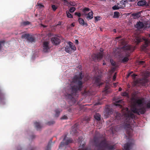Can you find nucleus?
<instances>
[{
    "label": "nucleus",
    "instance_id": "obj_20",
    "mask_svg": "<svg viewBox=\"0 0 150 150\" xmlns=\"http://www.w3.org/2000/svg\"><path fill=\"white\" fill-rule=\"evenodd\" d=\"M62 111V110L59 109H57L55 110V114L54 116L55 117H58L59 116L60 113Z\"/></svg>",
    "mask_w": 150,
    "mask_h": 150
},
{
    "label": "nucleus",
    "instance_id": "obj_56",
    "mask_svg": "<svg viewBox=\"0 0 150 150\" xmlns=\"http://www.w3.org/2000/svg\"><path fill=\"white\" fill-rule=\"evenodd\" d=\"M113 31L114 32V33H116V29H113Z\"/></svg>",
    "mask_w": 150,
    "mask_h": 150
},
{
    "label": "nucleus",
    "instance_id": "obj_55",
    "mask_svg": "<svg viewBox=\"0 0 150 150\" xmlns=\"http://www.w3.org/2000/svg\"><path fill=\"white\" fill-rule=\"evenodd\" d=\"M75 43H76L77 44H78L79 41L77 40H75Z\"/></svg>",
    "mask_w": 150,
    "mask_h": 150
},
{
    "label": "nucleus",
    "instance_id": "obj_14",
    "mask_svg": "<svg viewBox=\"0 0 150 150\" xmlns=\"http://www.w3.org/2000/svg\"><path fill=\"white\" fill-rule=\"evenodd\" d=\"M95 83L98 86H100L103 84V83L101 82V79L98 77L95 78Z\"/></svg>",
    "mask_w": 150,
    "mask_h": 150
},
{
    "label": "nucleus",
    "instance_id": "obj_58",
    "mask_svg": "<svg viewBox=\"0 0 150 150\" xmlns=\"http://www.w3.org/2000/svg\"><path fill=\"white\" fill-rule=\"evenodd\" d=\"M121 37V36H118V37H116V39H119V38H120Z\"/></svg>",
    "mask_w": 150,
    "mask_h": 150
},
{
    "label": "nucleus",
    "instance_id": "obj_59",
    "mask_svg": "<svg viewBox=\"0 0 150 150\" xmlns=\"http://www.w3.org/2000/svg\"><path fill=\"white\" fill-rule=\"evenodd\" d=\"M128 0L130 2H133V1H135V0Z\"/></svg>",
    "mask_w": 150,
    "mask_h": 150
},
{
    "label": "nucleus",
    "instance_id": "obj_10",
    "mask_svg": "<svg viewBox=\"0 0 150 150\" xmlns=\"http://www.w3.org/2000/svg\"><path fill=\"white\" fill-rule=\"evenodd\" d=\"M127 3V0H122L120 1V3H117V4L119 5L121 8H124L125 7L126 4Z\"/></svg>",
    "mask_w": 150,
    "mask_h": 150
},
{
    "label": "nucleus",
    "instance_id": "obj_43",
    "mask_svg": "<svg viewBox=\"0 0 150 150\" xmlns=\"http://www.w3.org/2000/svg\"><path fill=\"white\" fill-rule=\"evenodd\" d=\"M74 14L75 15L79 17H80L81 16V14L80 13L76 12Z\"/></svg>",
    "mask_w": 150,
    "mask_h": 150
},
{
    "label": "nucleus",
    "instance_id": "obj_29",
    "mask_svg": "<svg viewBox=\"0 0 150 150\" xmlns=\"http://www.w3.org/2000/svg\"><path fill=\"white\" fill-rule=\"evenodd\" d=\"M119 5H115L112 7V9L114 10L119 9L120 8H121L120 7V6H118Z\"/></svg>",
    "mask_w": 150,
    "mask_h": 150
},
{
    "label": "nucleus",
    "instance_id": "obj_5",
    "mask_svg": "<svg viewBox=\"0 0 150 150\" xmlns=\"http://www.w3.org/2000/svg\"><path fill=\"white\" fill-rule=\"evenodd\" d=\"M100 52L97 54H94L92 56L93 60L94 61H99L102 59L103 56V50L102 48L100 49Z\"/></svg>",
    "mask_w": 150,
    "mask_h": 150
},
{
    "label": "nucleus",
    "instance_id": "obj_28",
    "mask_svg": "<svg viewBox=\"0 0 150 150\" xmlns=\"http://www.w3.org/2000/svg\"><path fill=\"white\" fill-rule=\"evenodd\" d=\"M67 17L69 18H73V16L69 12V11H66Z\"/></svg>",
    "mask_w": 150,
    "mask_h": 150
},
{
    "label": "nucleus",
    "instance_id": "obj_63",
    "mask_svg": "<svg viewBox=\"0 0 150 150\" xmlns=\"http://www.w3.org/2000/svg\"><path fill=\"white\" fill-rule=\"evenodd\" d=\"M89 118H88L87 120V121H89Z\"/></svg>",
    "mask_w": 150,
    "mask_h": 150
},
{
    "label": "nucleus",
    "instance_id": "obj_22",
    "mask_svg": "<svg viewBox=\"0 0 150 150\" xmlns=\"http://www.w3.org/2000/svg\"><path fill=\"white\" fill-rule=\"evenodd\" d=\"M35 127L37 130H39L42 127L40 123L39 122H36L34 123Z\"/></svg>",
    "mask_w": 150,
    "mask_h": 150
},
{
    "label": "nucleus",
    "instance_id": "obj_39",
    "mask_svg": "<svg viewBox=\"0 0 150 150\" xmlns=\"http://www.w3.org/2000/svg\"><path fill=\"white\" fill-rule=\"evenodd\" d=\"M146 107L147 108H150V101L148 102L146 105Z\"/></svg>",
    "mask_w": 150,
    "mask_h": 150
},
{
    "label": "nucleus",
    "instance_id": "obj_47",
    "mask_svg": "<svg viewBox=\"0 0 150 150\" xmlns=\"http://www.w3.org/2000/svg\"><path fill=\"white\" fill-rule=\"evenodd\" d=\"M4 41H0V50H1V44L2 43L4 42Z\"/></svg>",
    "mask_w": 150,
    "mask_h": 150
},
{
    "label": "nucleus",
    "instance_id": "obj_1",
    "mask_svg": "<svg viewBox=\"0 0 150 150\" xmlns=\"http://www.w3.org/2000/svg\"><path fill=\"white\" fill-rule=\"evenodd\" d=\"M83 76L82 71L79 75H75L69 86L65 90L66 98L71 101L73 103H75L76 101L75 97L78 96V91H81L83 88V82L82 80Z\"/></svg>",
    "mask_w": 150,
    "mask_h": 150
},
{
    "label": "nucleus",
    "instance_id": "obj_3",
    "mask_svg": "<svg viewBox=\"0 0 150 150\" xmlns=\"http://www.w3.org/2000/svg\"><path fill=\"white\" fill-rule=\"evenodd\" d=\"M132 100L134 101L135 105L132 107V111L138 115L144 114L146 111V108L143 106L144 101V98H142L137 99L135 97H133Z\"/></svg>",
    "mask_w": 150,
    "mask_h": 150
},
{
    "label": "nucleus",
    "instance_id": "obj_41",
    "mask_svg": "<svg viewBox=\"0 0 150 150\" xmlns=\"http://www.w3.org/2000/svg\"><path fill=\"white\" fill-rule=\"evenodd\" d=\"M84 145H85V144H83L82 145V147H83V148L81 149H79L78 150H88L87 148L83 147V146H84Z\"/></svg>",
    "mask_w": 150,
    "mask_h": 150
},
{
    "label": "nucleus",
    "instance_id": "obj_21",
    "mask_svg": "<svg viewBox=\"0 0 150 150\" xmlns=\"http://www.w3.org/2000/svg\"><path fill=\"white\" fill-rule=\"evenodd\" d=\"M141 14L140 12H138L132 13V15L134 17V18H138L140 16Z\"/></svg>",
    "mask_w": 150,
    "mask_h": 150
},
{
    "label": "nucleus",
    "instance_id": "obj_23",
    "mask_svg": "<svg viewBox=\"0 0 150 150\" xmlns=\"http://www.w3.org/2000/svg\"><path fill=\"white\" fill-rule=\"evenodd\" d=\"M65 51L69 53H71L72 52V50H71L70 47L68 46H66L65 48Z\"/></svg>",
    "mask_w": 150,
    "mask_h": 150
},
{
    "label": "nucleus",
    "instance_id": "obj_16",
    "mask_svg": "<svg viewBox=\"0 0 150 150\" xmlns=\"http://www.w3.org/2000/svg\"><path fill=\"white\" fill-rule=\"evenodd\" d=\"M78 21L79 23L82 26L85 25L86 27L88 26V24L86 23H85L84 20L82 18H79Z\"/></svg>",
    "mask_w": 150,
    "mask_h": 150
},
{
    "label": "nucleus",
    "instance_id": "obj_11",
    "mask_svg": "<svg viewBox=\"0 0 150 150\" xmlns=\"http://www.w3.org/2000/svg\"><path fill=\"white\" fill-rule=\"evenodd\" d=\"M144 26V25L143 23L140 21L137 22V24L135 26V27L138 29H142Z\"/></svg>",
    "mask_w": 150,
    "mask_h": 150
},
{
    "label": "nucleus",
    "instance_id": "obj_9",
    "mask_svg": "<svg viewBox=\"0 0 150 150\" xmlns=\"http://www.w3.org/2000/svg\"><path fill=\"white\" fill-rule=\"evenodd\" d=\"M52 43L55 45H58L60 42V40L58 37H52L51 40Z\"/></svg>",
    "mask_w": 150,
    "mask_h": 150
},
{
    "label": "nucleus",
    "instance_id": "obj_33",
    "mask_svg": "<svg viewBox=\"0 0 150 150\" xmlns=\"http://www.w3.org/2000/svg\"><path fill=\"white\" fill-rule=\"evenodd\" d=\"M132 73V72L129 73L128 75L127 76V77H129L130 75H131V76L134 79H135V77L137 76V75L135 74H133L132 75H131V74Z\"/></svg>",
    "mask_w": 150,
    "mask_h": 150
},
{
    "label": "nucleus",
    "instance_id": "obj_42",
    "mask_svg": "<svg viewBox=\"0 0 150 150\" xmlns=\"http://www.w3.org/2000/svg\"><path fill=\"white\" fill-rule=\"evenodd\" d=\"M103 92L107 94L110 93V91H109L107 89H105V90H104L103 91Z\"/></svg>",
    "mask_w": 150,
    "mask_h": 150
},
{
    "label": "nucleus",
    "instance_id": "obj_54",
    "mask_svg": "<svg viewBox=\"0 0 150 150\" xmlns=\"http://www.w3.org/2000/svg\"><path fill=\"white\" fill-rule=\"evenodd\" d=\"M122 100H119L116 102L117 103H122Z\"/></svg>",
    "mask_w": 150,
    "mask_h": 150
},
{
    "label": "nucleus",
    "instance_id": "obj_48",
    "mask_svg": "<svg viewBox=\"0 0 150 150\" xmlns=\"http://www.w3.org/2000/svg\"><path fill=\"white\" fill-rule=\"evenodd\" d=\"M144 61H140L139 62V64H143L144 63Z\"/></svg>",
    "mask_w": 150,
    "mask_h": 150
},
{
    "label": "nucleus",
    "instance_id": "obj_44",
    "mask_svg": "<svg viewBox=\"0 0 150 150\" xmlns=\"http://www.w3.org/2000/svg\"><path fill=\"white\" fill-rule=\"evenodd\" d=\"M138 80H136L134 81V86H137V84L138 83Z\"/></svg>",
    "mask_w": 150,
    "mask_h": 150
},
{
    "label": "nucleus",
    "instance_id": "obj_8",
    "mask_svg": "<svg viewBox=\"0 0 150 150\" xmlns=\"http://www.w3.org/2000/svg\"><path fill=\"white\" fill-rule=\"evenodd\" d=\"M49 42L47 41L43 42V51L45 52H48L50 50Z\"/></svg>",
    "mask_w": 150,
    "mask_h": 150
},
{
    "label": "nucleus",
    "instance_id": "obj_32",
    "mask_svg": "<svg viewBox=\"0 0 150 150\" xmlns=\"http://www.w3.org/2000/svg\"><path fill=\"white\" fill-rule=\"evenodd\" d=\"M76 10V8L74 7H71L69 9L70 12L72 13L74 12Z\"/></svg>",
    "mask_w": 150,
    "mask_h": 150
},
{
    "label": "nucleus",
    "instance_id": "obj_19",
    "mask_svg": "<svg viewBox=\"0 0 150 150\" xmlns=\"http://www.w3.org/2000/svg\"><path fill=\"white\" fill-rule=\"evenodd\" d=\"M132 143H128L125 144L124 146V148L125 150H129L132 146Z\"/></svg>",
    "mask_w": 150,
    "mask_h": 150
},
{
    "label": "nucleus",
    "instance_id": "obj_37",
    "mask_svg": "<svg viewBox=\"0 0 150 150\" xmlns=\"http://www.w3.org/2000/svg\"><path fill=\"white\" fill-rule=\"evenodd\" d=\"M37 5L39 6V7L40 8H41L44 7V6L40 3H38Z\"/></svg>",
    "mask_w": 150,
    "mask_h": 150
},
{
    "label": "nucleus",
    "instance_id": "obj_13",
    "mask_svg": "<svg viewBox=\"0 0 150 150\" xmlns=\"http://www.w3.org/2000/svg\"><path fill=\"white\" fill-rule=\"evenodd\" d=\"M146 1L144 0H141L138 2L137 5L138 6L144 7L146 6Z\"/></svg>",
    "mask_w": 150,
    "mask_h": 150
},
{
    "label": "nucleus",
    "instance_id": "obj_31",
    "mask_svg": "<svg viewBox=\"0 0 150 150\" xmlns=\"http://www.w3.org/2000/svg\"><path fill=\"white\" fill-rule=\"evenodd\" d=\"M110 63H111V64H112V65L113 66H115V67H118V66H117L116 65V64H115V62H114L113 60L112 59H111L110 60Z\"/></svg>",
    "mask_w": 150,
    "mask_h": 150
},
{
    "label": "nucleus",
    "instance_id": "obj_24",
    "mask_svg": "<svg viewBox=\"0 0 150 150\" xmlns=\"http://www.w3.org/2000/svg\"><path fill=\"white\" fill-rule=\"evenodd\" d=\"M30 23H31L30 22L27 21L22 22L21 23V25L22 26H26L29 25Z\"/></svg>",
    "mask_w": 150,
    "mask_h": 150
},
{
    "label": "nucleus",
    "instance_id": "obj_57",
    "mask_svg": "<svg viewBox=\"0 0 150 150\" xmlns=\"http://www.w3.org/2000/svg\"><path fill=\"white\" fill-rule=\"evenodd\" d=\"M122 88L121 87H120L119 88V91H122Z\"/></svg>",
    "mask_w": 150,
    "mask_h": 150
},
{
    "label": "nucleus",
    "instance_id": "obj_12",
    "mask_svg": "<svg viewBox=\"0 0 150 150\" xmlns=\"http://www.w3.org/2000/svg\"><path fill=\"white\" fill-rule=\"evenodd\" d=\"M112 111L113 110L112 109L107 108L106 109L105 115L106 116V117H108L111 114L113 113Z\"/></svg>",
    "mask_w": 150,
    "mask_h": 150
},
{
    "label": "nucleus",
    "instance_id": "obj_34",
    "mask_svg": "<svg viewBox=\"0 0 150 150\" xmlns=\"http://www.w3.org/2000/svg\"><path fill=\"white\" fill-rule=\"evenodd\" d=\"M69 4L71 6H75L76 5V4L74 1H70Z\"/></svg>",
    "mask_w": 150,
    "mask_h": 150
},
{
    "label": "nucleus",
    "instance_id": "obj_38",
    "mask_svg": "<svg viewBox=\"0 0 150 150\" xmlns=\"http://www.w3.org/2000/svg\"><path fill=\"white\" fill-rule=\"evenodd\" d=\"M123 96H128V94L126 92H124L122 93Z\"/></svg>",
    "mask_w": 150,
    "mask_h": 150
},
{
    "label": "nucleus",
    "instance_id": "obj_6",
    "mask_svg": "<svg viewBox=\"0 0 150 150\" xmlns=\"http://www.w3.org/2000/svg\"><path fill=\"white\" fill-rule=\"evenodd\" d=\"M21 38H25L29 42L32 43L35 42V37L32 35H30L29 34L23 35Z\"/></svg>",
    "mask_w": 150,
    "mask_h": 150
},
{
    "label": "nucleus",
    "instance_id": "obj_35",
    "mask_svg": "<svg viewBox=\"0 0 150 150\" xmlns=\"http://www.w3.org/2000/svg\"><path fill=\"white\" fill-rule=\"evenodd\" d=\"M90 11V9L89 8H85L83 10V12L85 13L87 11Z\"/></svg>",
    "mask_w": 150,
    "mask_h": 150
},
{
    "label": "nucleus",
    "instance_id": "obj_46",
    "mask_svg": "<svg viewBox=\"0 0 150 150\" xmlns=\"http://www.w3.org/2000/svg\"><path fill=\"white\" fill-rule=\"evenodd\" d=\"M116 73H115L114 75L113 76V80L114 81H115V79L116 78Z\"/></svg>",
    "mask_w": 150,
    "mask_h": 150
},
{
    "label": "nucleus",
    "instance_id": "obj_52",
    "mask_svg": "<svg viewBox=\"0 0 150 150\" xmlns=\"http://www.w3.org/2000/svg\"><path fill=\"white\" fill-rule=\"evenodd\" d=\"M74 25H74V23H73L71 24L70 25V28H71V27H74Z\"/></svg>",
    "mask_w": 150,
    "mask_h": 150
},
{
    "label": "nucleus",
    "instance_id": "obj_50",
    "mask_svg": "<svg viewBox=\"0 0 150 150\" xmlns=\"http://www.w3.org/2000/svg\"><path fill=\"white\" fill-rule=\"evenodd\" d=\"M54 121H52L51 123V122H48V124L49 125H51V124H53L54 123Z\"/></svg>",
    "mask_w": 150,
    "mask_h": 150
},
{
    "label": "nucleus",
    "instance_id": "obj_17",
    "mask_svg": "<svg viewBox=\"0 0 150 150\" xmlns=\"http://www.w3.org/2000/svg\"><path fill=\"white\" fill-rule=\"evenodd\" d=\"M77 124H76L72 126V131L71 132V133L75 134L77 132Z\"/></svg>",
    "mask_w": 150,
    "mask_h": 150
},
{
    "label": "nucleus",
    "instance_id": "obj_51",
    "mask_svg": "<svg viewBox=\"0 0 150 150\" xmlns=\"http://www.w3.org/2000/svg\"><path fill=\"white\" fill-rule=\"evenodd\" d=\"M49 144H48L45 150H50V148L49 146Z\"/></svg>",
    "mask_w": 150,
    "mask_h": 150
},
{
    "label": "nucleus",
    "instance_id": "obj_49",
    "mask_svg": "<svg viewBox=\"0 0 150 150\" xmlns=\"http://www.w3.org/2000/svg\"><path fill=\"white\" fill-rule=\"evenodd\" d=\"M98 18H100V17L99 16H96L95 17V21H98V20H99L100 19H98Z\"/></svg>",
    "mask_w": 150,
    "mask_h": 150
},
{
    "label": "nucleus",
    "instance_id": "obj_30",
    "mask_svg": "<svg viewBox=\"0 0 150 150\" xmlns=\"http://www.w3.org/2000/svg\"><path fill=\"white\" fill-rule=\"evenodd\" d=\"M51 7L53 11H55L58 8V7L54 5H52Z\"/></svg>",
    "mask_w": 150,
    "mask_h": 150
},
{
    "label": "nucleus",
    "instance_id": "obj_27",
    "mask_svg": "<svg viewBox=\"0 0 150 150\" xmlns=\"http://www.w3.org/2000/svg\"><path fill=\"white\" fill-rule=\"evenodd\" d=\"M61 1H63L64 2V5L65 6H69V2L67 0H61Z\"/></svg>",
    "mask_w": 150,
    "mask_h": 150
},
{
    "label": "nucleus",
    "instance_id": "obj_18",
    "mask_svg": "<svg viewBox=\"0 0 150 150\" xmlns=\"http://www.w3.org/2000/svg\"><path fill=\"white\" fill-rule=\"evenodd\" d=\"M68 44L69 46V47H70V48L72 51L74 52L76 50V47L72 42L69 41L68 42Z\"/></svg>",
    "mask_w": 150,
    "mask_h": 150
},
{
    "label": "nucleus",
    "instance_id": "obj_64",
    "mask_svg": "<svg viewBox=\"0 0 150 150\" xmlns=\"http://www.w3.org/2000/svg\"><path fill=\"white\" fill-rule=\"evenodd\" d=\"M149 36V37H150V33Z\"/></svg>",
    "mask_w": 150,
    "mask_h": 150
},
{
    "label": "nucleus",
    "instance_id": "obj_60",
    "mask_svg": "<svg viewBox=\"0 0 150 150\" xmlns=\"http://www.w3.org/2000/svg\"><path fill=\"white\" fill-rule=\"evenodd\" d=\"M42 26L44 28H46L47 27V26L45 25H43L42 24Z\"/></svg>",
    "mask_w": 150,
    "mask_h": 150
},
{
    "label": "nucleus",
    "instance_id": "obj_2",
    "mask_svg": "<svg viewBox=\"0 0 150 150\" xmlns=\"http://www.w3.org/2000/svg\"><path fill=\"white\" fill-rule=\"evenodd\" d=\"M127 111L124 115V118L121 117V114L120 113H116L115 117L116 118L120 120V122L125 124V128H127L126 129V132L127 135L130 137L132 135V130L129 128L131 124V122L135 117L134 115L130 110H128L127 108Z\"/></svg>",
    "mask_w": 150,
    "mask_h": 150
},
{
    "label": "nucleus",
    "instance_id": "obj_4",
    "mask_svg": "<svg viewBox=\"0 0 150 150\" xmlns=\"http://www.w3.org/2000/svg\"><path fill=\"white\" fill-rule=\"evenodd\" d=\"M134 48L131 45H128L125 46L124 47V50L127 51H129L128 53H126V57L124 58L122 60V62L125 63L127 62L129 60L128 57L129 56V52H132L134 50Z\"/></svg>",
    "mask_w": 150,
    "mask_h": 150
},
{
    "label": "nucleus",
    "instance_id": "obj_26",
    "mask_svg": "<svg viewBox=\"0 0 150 150\" xmlns=\"http://www.w3.org/2000/svg\"><path fill=\"white\" fill-rule=\"evenodd\" d=\"M119 13L118 12H115L114 13V17L115 18H117L119 17Z\"/></svg>",
    "mask_w": 150,
    "mask_h": 150
},
{
    "label": "nucleus",
    "instance_id": "obj_7",
    "mask_svg": "<svg viewBox=\"0 0 150 150\" xmlns=\"http://www.w3.org/2000/svg\"><path fill=\"white\" fill-rule=\"evenodd\" d=\"M66 136H65L59 146V148H61L65 145H68L69 144L72 143L71 139L70 138L66 139Z\"/></svg>",
    "mask_w": 150,
    "mask_h": 150
},
{
    "label": "nucleus",
    "instance_id": "obj_15",
    "mask_svg": "<svg viewBox=\"0 0 150 150\" xmlns=\"http://www.w3.org/2000/svg\"><path fill=\"white\" fill-rule=\"evenodd\" d=\"M93 13L92 11H91V12H89L88 14H85V16H87L86 18L88 20L91 19L93 18Z\"/></svg>",
    "mask_w": 150,
    "mask_h": 150
},
{
    "label": "nucleus",
    "instance_id": "obj_40",
    "mask_svg": "<svg viewBox=\"0 0 150 150\" xmlns=\"http://www.w3.org/2000/svg\"><path fill=\"white\" fill-rule=\"evenodd\" d=\"M79 144H80V145H81L82 144V141H81V139H82V138L81 137H79Z\"/></svg>",
    "mask_w": 150,
    "mask_h": 150
},
{
    "label": "nucleus",
    "instance_id": "obj_61",
    "mask_svg": "<svg viewBox=\"0 0 150 150\" xmlns=\"http://www.w3.org/2000/svg\"><path fill=\"white\" fill-rule=\"evenodd\" d=\"M68 111L69 112H70L71 111V109H69Z\"/></svg>",
    "mask_w": 150,
    "mask_h": 150
},
{
    "label": "nucleus",
    "instance_id": "obj_25",
    "mask_svg": "<svg viewBox=\"0 0 150 150\" xmlns=\"http://www.w3.org/2000/svg\"><path fill=\"white\" fill-rule=\"evenodd\" d=\"M94 117L97 120H100V115L99 113H96L94 115Z\"/></svg>",
    "mask_w": 150,
    "mask_h": 150
},
{
    "label": "nucleus",
    "instance_id": "obj_45",
    "mask_svg": "<svg viewBox=\"0 0 150 150\" xmlns=\"http://www.w3.org/2000/svg\"><path fill=\"white\" fill-rule=\"evenodd\" d=\"M142 39L141 38H138L137 39V43L138 44L139 43L142 41Z\"/></svg>",
    "mask_w": 150,
    "mask_h": 150
},
{
    "label": "nucleus",
    "instance_id": "obj_36",
    "mask_svg": "<svg viewBox=\"0 0 150 150\" xmlns=\"http://www.w3.org/2000/svg\"><path fill=\"white\" fill-rule=\"evenodd\" d=\"M68 118L67 116L66 115H64L62 116L61 118V120H66Z\"/></svg>",
    "mask_w": 150,
    "mask_h": 150
},
{
    "label": "nucleus",
    "instance_id": "obj_62",
    "mask_svg": "<svg viewBox=\"0 0 150 150\" xmlns=\"http://www.w3.org/2000/svg\"><path fill=\"white\" fill-rule=\"evenodd\" d=\"M105 64H105V63H103V65H105Z\"/></svg>",
    "mask_w": 150,
    "mask_h": 150
},
{
    "label": "nucleus",
    "instance_id": "obj_53",
    "mask_svg": "<svg viewBox=\"0 0 150 150\" xmlns=\"http://www.w3.org/2000/svg\"><path fill=\"white\" fill-rule=\"evenodd\" d=\"M115 105L116 106H119L120 107H122V105H120V104H119L117 103H115Z\"/></svg>",
    "mask_w": 150,
    "mask_h": 150
}]
</instances>
